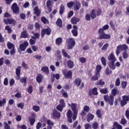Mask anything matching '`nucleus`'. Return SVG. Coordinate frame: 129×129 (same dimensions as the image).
<instances>
[{
  "label": "nucleus",
  "mask_w": 129,
  "mask_h": 129,
  "mask_svg": "<svg viewBox=\"0 0 129 129\" xmlns=\"http://www.w3.org/2000/svg\"><path fill=\"white\" fill-rule=\"evenodd\" d=\"M69 107H71L72 111L74 113L73 119L75 120L77 117V114H78V108H77L78 105L76 103H68Z\"/></svg>",
  "instance_id": "nucleus-1"
},
{
  "label": "nucleus",
  "mask_w": 129,
  "mask_h": 129,
  "mask_svg": "<svg viewBox=\"0 0 129 129\" xmlns=\"http://www.w3.org/2000/svg\"><path fill=\"white\" fill-rule=\"evenodd\" d=\"M98 34L99 35V39L100 40H108V39H110L111 38L110 34L104 33V31L102 29H99Z\"/></svg>",
  "instance_id": "nucleus-2"
},
{
  "label": "nucleus",
  "mask_w": 129,
  "mask_h": 129,
  "mask_svg": "<svg viewBox=\"0 0 129 129\" xmlns=\"http://www.w3.org/2000/svg\"><path fill=\"white\" fill-rule=\"evenodd\" d=\"M68 46L67 49L70 50L75 46V39L74 38H69L68 39Z\"/></svg>",
  "instance_id": "nucleus-3"
},
{
  "label": "nucleus",
  "mask_w": 129,
  "mask_h": 129,
  "mask_svg": "<svg viewBox=\"0 0 129 129\" xmlns=\"http://www.w3.org/2000/svg\"><path fill=\"white\" fill-rule=\"evenodd\" d=\"M104 99L105 101L108 102L110 105H113V101H114V98L113 97V96L111 95L108 96L107 95H104Z\"/></svg>",
  "instance_id": "nucleus-4"
},
{
  "label": "nucleus",
  "mask_w": 129,
  "mask_h": 129,
  "mask_svg": "<svg viewBox=\"0 0 129 129\" xmlns=\"http://www.w3.org/2000/svg\"><path fill=\"white\" fill-rule=\"evenodd\" d=\"M62 73L67 79L72 78V72L68 71L67 70H63L62 71Z\"/></svg>",
  "instance_id": "nucleus-5"
},
{
  "label": "nucleus",
  "mask_w": 129,
  "mask_h": 129,
  "mask_svg": "<svg viewBox=\"0 0 129 129\" xmlns=\"http://www.w3.org/2000/svg\"><path fill=\"white\" fill-rule=\"evenodd\" d=\"M12 10L14 14H19L20 13V9L16 3H14L12 6Z\"/></svg>",
  "instance_id": "nucleus-6"
},
{
  "label": "nucleus",
  "mask_w": 129,
  "mask_h": 129,
  "mask_svg": "<svg viewBox=\"0 0 129 129\" xmlns=\"http://www.w3.org/2000/svg\"><path fill=\"white\" fill-rule=\"evenodd\" d=\"M50 35L51 34V29L46 28L42 30L41 31V37H43L45 35Z\"/></svg>",
  "instance_id": "nucleus-7"
},
{
  "label": "nucleus",
  "mask_w": 129,
  "mask_h": 129,
  "mask_svg": "<svg viewBox=\"0 0 129 129\" xmlns=\"http://www.w3.org/2000/svg\"><path fill=\"white\" fill-rule=\"evenodd\" d=\"M98 94V92H97V88H94L89 91V95L91 97H93V95H97Z\"/></svg>",
  "instance_id": "nucleus-8"
},
{
  "label": "nucleus",
  "mask_w": 129,
  "mask_h": 129,
  "mask_svg": "<svg viewBox=\"0 0 129 129\" xmlns=\"http://www.w3.org/2000/svg\"><path fill=\"white\" fill-rule=\"evenodd\" d=\"M29 45L28 42H24L23 43L20 45V49L21 51H25L27 48V46Z\"/></svg>",
  "instance_id": "nucleus-9"
},
{
  "label": "nucleus",
  "mask_w": 129,
  "mask_h": 129,
  "mask_svg": "<svg viewBox=\"0 0 129 129\" xmlns=\"http://www.w3.org/2000/svg\"><path fill=\"white\" fill-rule=\"evenodd\" d=\"M67 117L68 118V121L69 122H72V111L71 110H68L67 113Z\"/></svg>",
  "instance_id": "nucleus-10"
},
{
  "label": "nucleus",
  "mask_w": 129,
  "mask_h": 129,
  "mask_svg": "<svg viewBox=\"0 0 129 129\" xmlns=\"http://www.w3.org/2000/svg\"><path fill=\"white\" fill-rule=\"evenodd\" d=\"M71 22V23L73 24V25H77L78 23H79V22H80V19L78 18L73 17L72 18Z\"/></svg>",
  "instance_id": "nucleus-11"
},
{
  "label": "nucleus",
  "mask_w": 129,
  "mask_h": 129,
  "mask_svg": "<svg viewBox=\"0 0 129 129\" xmlns=\"http://www.w3.org/2000/svg\"><path fill=\"white\" fill-rule=\"evenodd\" d=\"M108 60L110 61V62H115V61H116V58H115V56H114L113 53H111L108 56Z\"/></svg>",
  "instance_id": "nucleus-12"
},
{
  "label": "nucleus",
  "mask_w": 129,
  "mask_h": 129,
  "mask_svg": "<svg viewBox=\"0 0 129 129\" xmlns=\"http://www.w3.org/2000/svg\"><path fill=\"white\" fill-rule=\"evenodd\" d=\"M81 6V4H80V3H79V2L76 1L75 2H74V10H75L76 11H78V10L80 9Z\"/></svg>",
  "instance_id": "nucleus-13"
},
{
  "label": "nucleus",
  "mask_w": 129,
  "mask_h": 129,
  "mask_svg": "<svg viewBox=\"0 0 129 129\" xmlns=\"http://www.w3.org/2000/svg\"><path fill=\"white\" fill-rule=\"evenodd\" d=\"M3 124L4 125V129H11V126L9 124H12V121H8V122L5 121L3 123Z\"/></svg>",
  "instance_id": "nucleus-14"
},
{
  "label": "nucleus",
  "mask_w": 129,
  "mask_h": 129,
  "mask_svg": "<svg viewBox=\"0 0 129 129\" xmlns=\"http://www.w3.org/2000/svg\"><path fill=\"white\" fill-rule=\"evenodd\" d=\"M115 61H109L108 62V65L110 69L112 70H114L115 69V64H114V62Z\"/></svg>",
  "instance_id": "nucleus-15"
},
{
  "label": "nucleus",
  "mask_w": 129,
  "mask_h": 129,
  "mask_svg": "<svg viewBox=\"0 0 129 129\" xmlns=\"http://www.w3.org/2000/svg\"><path fill=\"white\" fill-rule=\"evenodd\" d=\"M94 118V115L91 113H89L87 115V120L88 122H90V120H92Z\"/></svg>",
  "instance_id": "nucleus-16"
},
{
  "label": "nucleus",
  "mask_w": 129,
  "mask_h": 129,
  "mask_svg": "<svg viewBox=\"0 0 129 129\" xmlns=\"http://www.w3.org/2000/svg\"><path fill=\"white\" fill-rule=\"evenodd\" d=\"M118 49H120V50H121V51H123L124 50H127L128 47H127V45L125 44L119 45H118Z\"/></svg>",
  "instance_id": "nucleus-17"
},
{
  "label": "nucleus",
  "mask_w": 129,
  "mask_h": 129,
  "mask_svg": "<svg viewBox=\"0 0 129 129\" xmlns=\"http://www.w3.org/2000/svg\"><path fill=\"white\" fill-rule=\"evenodd\" d=\"M34 11L35 15L37 16V17H39V16H40V14H41V11L40 10H39L38 6H36L34 8Z\"/></svg>",
  "instance_id": "nucleus-18"
},
{
  "label": "nucleus",
  "mask_w": 129,
  "mask_h": 129,
  "mask_svg": "<svg viewBox=\"0 0 129 129\" xmlns=\"http://www.w3.org/2000/svg\"><path fill=\"white\" fill-rule=\"evenodd\" d=\"M100 77V74H98V73H96V75L92 77L91 79L92 81H95V80H98V78Z\"/></svg>",
  "instance_id": "nucleus-19"
},
{
  "label": "nucleus",
  "mask_w": 129,
  "mask_h": 129,
  "mask_svg": "<svg viewBox=\"0 0 129 129\" xmlns=\"http://www.w3.org/2000/svg\"><path fill=\"white\" fill-rule=\"evenodd\" d=\"M41 70L46 74L47 75H49V68H48V67H43Z\"/></svg>",
  "instance_id": "nucleus-20"
},
{
  "label": "nucleus",
  "mask_w": 129,
  "mask_h": 129,
  "mask_svg": "<svg viewBox=\"0 0 129 129\" xmlns=\"http://www.w3.org/2000/svg\"><path fill=\"white\" fill-rule=\"evenodd\" d=\"M68 64V67L70 68V69H72L73 67H74V63H73V61H72L71 60H69L67 62Z\"/></svg>",
  "instance_id": "nucleus-21"
},
{
  "label": "nucleus",
  "mask_w": 129,
  "mask_h": 129,
  "mask_svg": "<svg viewBox=\"0 0 129 129\" xmlns=\"http://www.w3.org/2000/svg\"><path fill=\"white\" fill-rule=\"evenodd\" d=\"M22 69V67H18L16 69V74L17 76L20 77V74H21V70Z\"/></svg>",
  "instance_id": "nucleus-22"
},
{
  "label": "nucleus",
  "mask_w": 129,
  "mask_h": 129,
  "mask_svg": "<svg viewBox=\"0 0 129 129\" xmlns=\"http://www.w3.org/2000/svg\"><path fill=\"white\" fill-rule=\"evenodd\" d=\"M61 52L64 57L68 58V59H70L71 58L70 55H69V54L67 53L65 49H62L61 51Z\"/></svg>",
  "instance_id": "nucleus-23"
},
{
  "label": "nucleus",
  "mask_w": 129,
  "mask_h": 129,
  "mask_svg": "<svg viewBox=\"0 0 129 129\" xmlns=\"http://www.w3.org/2000/svg\"><path fill=\"white\" fill-rule=\"evenodd\" d=\"M36 38H35L34 36H32V38L29 40V43L31 45H35V44H36Z\"/></svg>",
  "instance_id": "nucleus-24"
},
{
  "label": "nucleus",
  "mask_w": 129,
  "mask_h": 129,
  "mask_svg": "<svg viewBox=\"0 0 129 129\" xmlns=\"http://www.w3.org/2000/svg\"><path fill=\"white\" fill-rule=\"evenodd\" d=\"M42 79H43V75L40 74H38L36 77L37 82H38V83H40L42 81Z\"/></svg>",
  "instance_id": "nucleus-25"
},
{
  "label": "nucleus",
  "mask_w": 129,
  "mask_h": 129,
  "mask_svg": "<svg viewBox=\"0 0 129 129\" xmlns=\"http://www.w3.org/2000/svg\"><path fill=\"white\" fill-rule=\"evenodd\" d=\"M52 115L54 117H57V118L60 117V113L57 112V110H53Z\"/></svg>",
  "instance_id": "nucleus-26"
},
{
  "label": "nucleus",
  "mask_w": 129,
  "mask_h": 129,
  "mask_svg": "<svg viewBox=\"0 0 129 129\" xmlns=\"http://www.w3.org/2000/svg\"><path fill=\"white\" fill-rule=\"evenodd\" d=\"M7 47L8 49L10 50H12V49H15V45L11 42H8L7 44Z\"/></svg>",
  "instance_id": "nucleus-27"
},
{
  "label": "nucleus",
  "mask_w": 129,
  "mask_h": 129,
  "mask_svg": "<svg viewBox=\"0 0 129 129\" xmlns=\"http://www.w3.org/2000/svg\"><path fill=\"white\" fill-rule=\"evenodd\" d=\"M91 17L92 19H94L95 18H96V14H95V10H92L91 14H90Z\"/></svg>",
  "instance_id": "nucleus-28"
},
{
  "label": "nucleus",
  "mask_w": 129,
  "mask_h": 129,
  "mask_svg": "<svg viewBox=\"0 0 129 129\" xmlns=\"http://www.w3.org/2000/svg\"><path fill=\"white\" fill-rule=\"evenodd\" d=\"M75 83L77 86H80V84H81V80L79 78L76 79Z\"/></svg>",
  "instance_id": "nucleus-29"
},
{
  "label": "nucleus",
  "mask_w": 129,
  "mask_h": 129,
  "mask_svg": "<svg viewBox=\"0 0 129 129\" xmlns=\"http://www.w3.org/2000/svg\"><path fill=\"white\" fill-rule=\"evenodd\" d=\"M64 10H65V7H64V5L61 4L60 5V10H59L60 15H62L63 14V13H64Z\"/></svg>",
  "instance_id": "nucleus-30"
},
{
  "label": "nucleus",
  "mask_w": 129,
  "mask_h": 129,
  "mask_svg": "<svg viewBox=\"0 0 129 129\" xmlns=\"http://www.w3.org/2000/svg\"><path fill=\"white\" fill-rule=\"evenodd\" d=\"M114 126H116L117 129H122V126L117 123V122H115L113 123Z\"/></svg>",
  "instance_id": "nucleus-31"
},
{
  "label": "nucleus",
  "mask_w": 129,
  "mask_h": 129,
  "mask_svg": "<svg viewBox=\"0 0 129 129\" xmlns=\"http://www.w3.org/2000/svg\"><path fill=\"white\" fill-rule=\"evenodd\" d=\"M62 39L61 37L58 38L56 39L55 42L56 45H61V43H62Z\"/></svg>",
  "instance_id": "nucleus-32"
},
{
  "label": "nucleus",
  "mask_w": 129,
  "mask_h": 129,
  "mask_svg": "<svg viewBox=\"0 0 129 129\" xmlns=\"http://www.w3.org/2000/svg\"><path fill=\"white\" fill-rule=\"evenodd\" d=\"M21 38H28V34H27V32L24 31L21 33Z\"/></svg>",
  "instance_id": "nucleus-33"
},
{
  "label": "nucleus",
  "mask_w": 129,
  "mask_h": 129,
  "mask_svg": "<svg viewBox=\"0 0 129 129\" xmlns=\"http://www.w3.org/2000/svg\"><path fill=\"white\" fill-rule=\"evenodd\" d=\"M62 20L58 19L56 22V24L57 25V26H58V27H62Z\"/></svg>",
  "instance_id": "nucleus-34"
},
{
  "label": "nucleus",
  "mask_w": 129,
  "mask_h": 129,
  "mask_svg": "<svg viewBox=\"0 0 129 129\" xmlns=\"http://www.w3.org/2000/svg\"><path fill=\"white\" fill-rule=\"evenodd\" d=\"M41 22L43 23V24H48L49 23V21L47 19V18L45 17H42L41 18Z\"/></svg>",
  "instance_id": "nucleus-35"
},
{
  "label": "nucleus",
  "mask_w": 129,
  "mask_h": 129,
  "mask_svg": "<svg viewBox=\"0 0 129 129\" xmlns=\"http://www.w3.org/2000/svg\"><path fill=\"white\" fill-rule=\"evenodd\" d=\"M59 105H61L63 107H65V106H66V104H65V101L64 100V99H61L59 100Z\"/></svg>",
  "instance_id": "nucleus-36"
},
{
  "label": "nucleus",
  "mask_w": 129,
  "mask_h": 129,
  "mask_svg": "<svg viewBox=\"0 0 129 129\" xmlns=\"http://www.w3.org/2000/svg\"><path fill=\"white\" fill-rule=\"evenodd\" d=\"M111 93L113 96H115V94H118L119 93V91L116 90V89H113L111 91Z\"/></svg>",
  "instance_id": "nucleus-37"
},
{
  "label": "nucleus",
  "mask_w": 129,
  "mask_h": 129,
  "mask_svg": "<svg viewBox=\"0 0 129 129\" xmlns=\"http://www.w3.org/2000/svg\"><path fill=\"white\" fill-rule=\"evenodd\" d=\"M32 109L35 111V112H38L40 110V107L39 106L34 105L32 107Z\"/></svg>",
  "instance_id": "nucleus-38"
},
{
  "label": "nucleus",
  "mask_w": 129,
  "mask_h": 129,
  "mask_svg": "<svg viewBox=\"0 0 129 129\" xmlns=\"http://www.w3.org/2000/svg\"><path fill=\"white\" fill-rule=\"evenodd\" d=\"M92 127L94 129H97L98 128V123L96 121L94 122L92 124Z\"/></svg>",
  "instance_id": "nucleus-39"
},
{
  "label": "nucleus",
  "mask_w": 129,
  "mask_h": 129,
  "mask_svg": "<svg viewBox=\"0 0 129 129\" xmlns=\"http://www.w3.org/2000/svg\"><path fill=\"white\" fill-rule=\"evenodd\" d=\"M24 106H25V104L23 102L20 103L17 105V107L21 108V109H23L24 108Z\"/></svg>",
  "instance_id": "nucleus-40"
},
{
  "label": "nucleus",
  "mask_w": 129,
  "mask_h": 129,
  "mask_svg": "<svg viewBox=\"0 0 129 129\" xmlns=\"http://www.w3.org/2000/svg\"><path fill=\"white\" fill-rule=\"evenodd\" d=\"M72 33L75 37H77L78 35V31L77 30H72Z\"/></svg>",
  "instance_id": "nucleus-41"
},
{
  "label": "nucleus",
  "mask_w": 129,
  "mask_h": 129,
  "mask_svg": "<svg viewBox=\"0 0 129 129\" xmlns=\"http://www.w3.org/2000/svg\"><path fill=\"white\" fill-rule=\"evenodd\" d=\"M101 60L103 66H106V59H105V58H104V57H102Z\"/></svg>",
  "instance_id": "nucleus-42"
},
{
  "label": "nucleus",
  "mask_w": 129,
  "mask_h": 129,
  "mask_svg": "<svg viewBox=\"0 0 129 129\" xmlns=\"http://www.w3.org/2000/svg\"><path fill=\"white\" fill-rule=\"evenodd\" d=\"M112 72L109 70V68H106L105 73L106 74V75H109V74H111V73Z\"/></svg>",
  "instance_id": "nucleus-43"
},
{
  "label": "nucleus",
  "mask_w": 129,
  "mask_h": 129,
  "mask_svg": "<svg viewBox=\"0 0 129 129\" xmlns=\"http://www.w3.org/2000/svg\"><path fill=\"white\" fill-rule=\"evenodd\" d=\"M122 57H123V59H127V57H128V54H127L126 51H124L122 53Z\"/></svg>",
  "instance_id": "nucleus-44"
},
{
  "label": "nucleus",
  "mask_w": 129,
  "mask_h": 129,
  "mask_svg": "<svg viewBox=\"0 0 129 129\" xmlns=\"http://www.w3.org/2000/svg\"><path fill=\"white\" fill-rule=\"evenodd\" d=\"M97 85H104L105 84V83L104 81H103L102 80H99L97 83H96Z\"/></svg>",
  "instance_id": "nucleus-45"
},
{
  "label": "nucleus",
  "mask_w": 129,
  "mask_h": 129,
  "mask_svg": "<svg viewBox=\"0 0 129 129\" xmlns=\"http://www.w3.org/2000/svg\"><path fill=\"white\" fill-rule=\"evenodd\" d=\"M8 24L12 25V24H15L16 21L13 19H8Z\"/></svg>",
  "instance_id": "nucleus-46"
},
{
  "label": "nucleus",
  "mask_w": 129,
  "mask_h": 129,
  "mask_svg": "<svg viewBox=\"0 0 129 129\" xmlns=\"http://www.w3.org/2000/svg\"><path fill=\"white\" fill-rule=\"evenodd\" d=\"M109 46V44L108 43H106L105 45H103V46L102 47V50L103 51L106 50L107 48H108Z\"/></svg>",
  "instance_id": "nucleus-47"
},
{
  "label": "nucleus",
  "mask_w": 129,
  "mask_h": 129,
  "mask_svg": "<svg viewBox=\"0 0 129 129\" xmlns=\"http://www.w3.org/2000/svg\"><path fill=\"white\" fill-rule=\"evenodd\" d=\"M101 93H103V94H106L108 92V91H107V89H102L100 90Z\"/></svg>",
  "instance_id": "nucleus-48"
},
{
  "label": "nucleus",
  "mask_w": 129,
  "mask_h": 129,
  "mask_svg": "<svg viewBox=\"0 0 129 129\" xmlns=\"http://www.w3.org/2000/svg\"><path fill=\"white\" fill-rule=\"evenodd\" d=\"M101 71V66L98 65L96 67V73H98V74H99V72Z\"/></svg>",
  "instance_id": "nucleus-49"
},
{
  "label": "nucleus",
  "mask_w": 129,
  "mask_h": 129,
  "mask_svg": "<svg viewBox=\"0 0 129 129\" xmlns=\"http://www.w3.org/2000/svg\"><path fill=\"white\" fill-rule=\"evenodd\" d=\"M64 107H63V106H61V105H58L56 106V109H57V110H59V111H62Z\"/></svg>",
  "instance_id": "nucleus-50"
},
{
  "label": "nucleus",
  "mask_w": 129,
  "mask_h": 129,
  "mask_svg": "<svg viewBox=\"0 0 129 129\" xmlns=\"http://www.w3.org/2000/svg\"><path fill=\"white\" fill-rule=\"evenodd\" d=\"M52 5V1L48 0L46 2V6L48 9H50L51 8V5Z\"/></svg>",
  "instance_id": "nucleus-51"
},
{
  "label": "nucleus",
  "mask_w": 129,
  "mask_h": 129,
  "mask_svg": "<svg viewBox=\"0 0 129 129\" xmlns=\"http://www.w3.org/2000/svg\"><path fill=\"white\" fill-rule=\"evenodd\" d=\"M108 29H109V26L108 25H105L103 26L102 28H100L99 30L101 29L103 31H105V30H108Z\"/></svg>",
  "instance_id": "nucleus-52"
},
{
  "label": "nucleus",
  "mask_w": 129,
  "mask_h": 129,
  "mask_svg": "<svg viewBox=\"0 0 129 129\" xmlns=\"http://www.w3.org/2000/svg\"><path fill=\"white\" fill-rule=\"evenodd\" d=\"M122 100H124V101H125L126 102H127V101H129V97L127 96H123L122 97Z\"/></svg>",
  "instance_id": "nucleus-53"
},
{
  "label": "nucleus",
  "mask_w": 129,
  "mask_h": 129,
  "mask_svg": "<svg viewBox=\"0 0 129 129\" xmlns=\"http://www.w3.org/2000/svg\"><path fill=\"white\" fill-rule=\"evenodd\" d=\"M115 85L116 86H119V85H120V80L119 79V78H117L116 80Z\"/></svg>",
  "instance_id": "nucleus-54"
},
{
  "label": "nucleus",
  "mask_w": 129,
  "mask_h": 129,
  "mask_svg": "<svg viewBox=\"0 0 129 129\" xmlns=\"http://www.w3.org/2000/svg\"><path fill=\"white\" fill-rule=\"evenodd\" d=\"M29 121L31 125H33V124L35 123V121H36V120H35V118H32L29 119Z\"/></svg>",
  "instance_id": "nucleus-55"
},
{
  "label": "nucleus",
  "mask_w": 129,
  "mask_h": 129,
  "mask_svg": "<svg viewBox=\"0 0 129 129\" xmlns=\"http://www.w3.org/2000/svg\"><path fill=\"white\" fill-rule=\"evenodd\" d=\"M27 91L28 93H29L30 94H31V93L33 92V87H32V86H29V87L27 89Z\"/></svg>",
  "instance_id": "nucleus-56"
},
{
  "label": "nucleus",
  "mask_w": 129,
  "mask_h": 129,
  "mask_svg": "<svg viewBox=\"0 0 129 129\" xmlns=\"http://www.w3.org/2000/svg\"><path fill=\"white\" fill-rule=\"evenodd\" d=\"M84 111H85L86 112H89V109H90V108H89V106H85L84 107Z\"/></svg>",
  "instance_id": "nucleus-57"
},
{
  "label": "nucleus",
  "mask_w": 129,
  "mask_h": 129,
  "mask_svg": "<svg viewBox=\"0 0 129 129\" xmlns=\"http://www.w3.org/2000/svg\"><path fill=\"white\" fill-rule=\"evenodd\" d=\"M34 59H37V60H40V59H42V55H36L33 56Z\"/></svg>",
  "instance_id": "nucleus-58"
},
{
  "label": "nucleus",
  "mask_w": 129,
  "mask_h": 129,
  "mask_svg": "<svg viewBox=\"0 0 129 129\" xmlns=\"http://www.w3.org/2000/svg\"><path fill=\"white\" fill-rule=\"evenodd\" d=\"M32 34H33L34 36H35L34 37L35 39H39L40 38V34L38 33H35L33 32H32Z\"/></svg>",
  "instance_id": "nucleus-59"
},
{
  "label": "nucleus",
  "mask_w": 129,
  "mask_h": 129,
  "mask_svg": "<svg viewBox=\"0 0 129 129\" xmlns=\"http://www.w3.org/2000/svg\"><path fill=\"white\" fill-rule=\"evenodd\" d=\"M73 5H74V2H71L67 4L68 8H72V7H73Z\"/></svg>",
  "instance_id": "nucleus-60"
},
{
  "label": "nucleus",
  "mask_w": 129,
  "mask_h": 129,
  "mask_svg": "<svg viewBox=\"0 0 129 129\" xmlns=\"http://www.w3.org/2000/svg\"><path fill=\"white\" fill-rule=\"evenodd\" d=\"M74 14V12H73V11H71L70 12V13L68 14V18L69 19L70 18H71V17H72V16H73V15Z\"/></svg>",
  "instance_id": "nucleus-61"
},
{
  "label": "nucleus",
  "mask_w": 129,
  "mask_h": 129,
  "mask_svg": "<svg viewBox=\"0 0 129 129\" xmlns=\"http://www.w3.org/2000/svg\"><path fill=\"white\" fill-rule=\"evenodd\" d=\"M80 61L81 63H85L86 62V58L81 57L80 58Z\"/></svg>",
  "instance_id": "nucleus-62"
},
{
  "label": "nucleus",
  "mask_w": 129,
  "mask_h": 129,
  "mask_svg": "<svg viewBox=\"0 0 129 129\" xmlns=\"http://www.w3.org/2000/svg\"><path fill=\"white\" fill-rule=\"evenodd\" d=\"M127 102L123 100L120 101V105L121 106H124L125 104H126Z\"/></svg>",
  "instance_id": "nucleus-63"
},
{
  "label": "nucleus",
  "mask_w": 129,
  "mask_h": 129,
  "mask_svg": "<svg viewBox=\"0 0 129 129\" xmlns=\"http://www.w3.org/2000/svg\"><path fill=\"white\" fill-rule=\"evenodd\" d=\"M96 113L97 116L99 117V118H100V117H101V114L100 113V110H97L96 111Z\"/></svg>",
  "instance_id": "nucleus-64"
}]
</instances>
